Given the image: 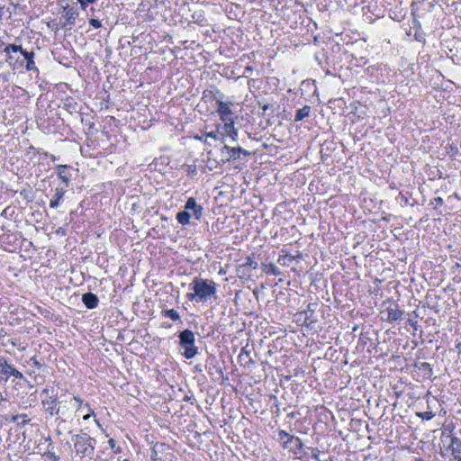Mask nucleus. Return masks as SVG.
I'll list each match as a JSON object with an SVG mask.
<instances>
[{
	"label": "nucleus",
	"mask_w": 461,
	"mask_h": 461,
	"mask_svg": "<svg viewBox=\"0 0 461 461\" xmlns=\"http://www.w3.org/2000/svg\"><path fill=\"white\" fill-rule=\"evenodd\" d=\"M6 46V44L2 41L0 38V53L4 52V48Z\"/></svg>",
	"instance_id": "nucleus-51"
},
{
	"label": "nucleus",
	"mask_w": 461,
	"mask_h": 461,
	"mask_svg": "<svg viewBox=\"0 0 461 461\" xmlns=\"http://www.w3.org/2000/svg\"><path fill=\"white\" fill-rule=\"evenodd\" d=\"M203 371V366L201 364H197L194 366V372L202 373Z\"/></svg>",
	"instance_id": "nucleus-50"
},
{
	"label": "nucleus",
	"mask_w": 461,
	"mask_h": 461,
	"mask_svg": "<svg viewBox=\"0 0 461 461\" xmlns=\"http://www.w3.org/2000/svg\"><path fill=\"white\" fill-rule=\"evenodd\" d=\"M81 300L84 305L89 310L96 308L99 303L98 296L91 292L83 294Z\"/></svg>",
	"instance_id": "nucleus-18"
},
{
	"label": "nucleus",
	"mask_w": 461,
	"mask_h": 461,
	"mask_svg": "<svg viewBox=\"0 0 461 461\" xmlns=\"http://www.w3.org/2000/svg\"><path fill=\"white\" fill-rule=\"evenodd\" d=\"M224 94L219 90L217 87L213 86V94H212V100L216 101V104H218L219 102H224Z\"/></svg>",
	"instance_id": "nucleus-33"
},
{
	"label": "nucleus",
	"mask_w": 461,
	"mask_h": 461,
	"mask_svg": "<svg viewBox=\"0 0 461 461\" xmlns=\"http://www.w3.org/2000/svg\"><path fill=\"white\" fill-rule=\"evenodd\" d=\"M78 10L76 7L70 6L68 4H67L65 6H63L62 14V16L66 18V23L62 24L61 28L65 30H70L75 24L76 19L78 17Z\"/></svg>",
	"instance_id": "nucleus-10"
},
{
	"label": "nucleus",
	"mask_w": 461,
	"mask_h": 461,
	"mask_svg": "<svg viewBox=\"0 0 461 461\" xmlns=\"http://www.w3.org/2000/svg\"><path fill=\"white\" fill-rule=\"evenodd\" d=\"M163 316L170 318L172 321H176L180 320L178 312L174 309H168L162 312Z\"/></svg>",
	"instance_id": "nucleus-32"
},
{
	"label": "nucleus",
	"mask_w": 461,
	"mask_h": 461,
	"mask_svg": "<svg viewBox=\"0 0 461 461\" xmlns=\"http://www.w3.org/2000/svg\"><path fill=\"white\" fill-rule=\"evenodd\" d=\"M227 138L230 139V142L232 144L238 142V130L235 128L234 125Z\"/></svg>",
	"instance_id": "nucleus-35"
},
{
	"label": "nucleus",
	"mask_w": 461,
	"mask_h": 461,
	"mask_svg": "<svg viewBox=\"0 0 461 461\" xmlns=\"http://www.w3.org/2000/svg\"><path fill=\"white\" fill-rule=\"evenodd\" d=\"M239 359L241 362L244 361L245 366H249V365L253 363V360L249 356V352L245 348H242L241 352L239 355Z\"/></svg>",
	"instance_id": "nucleus-29"
},
{
	"label": "nucleus",
	"mask_w": 461,
	"mask_h": 461,
	"mask_svg": "<svg viewBox=\"0 0 461 461\" xmlns=\"http://www.w3.org/2000/svg\"><path fill=\"white\" fill-rule=\"evenodd\" d=\"M261 108H262V111H263V112H262V116H267H267H270V114H267V112L269 109L273 108V105H272V104H264L261 106Z\"/></svg>",
	"instance_id": "nucleus-43"
},
{
	"label": "nucleus",
	"mask_w": 461,
	"mask_h": 461,
	"mask_svg": "<svg viewBox=\"0 0 461 461\" xmlns=\"http://www.w3.org/2000/svg\"><path fill=\"white\" fill-rule=\"evenodd\" d=\"M205 137L206 138H212V139H213L215 140H220L221 141V135H220V131L218 130V127L216 126V131L206 132L205 133Z\"/></svg>",
	"instance_id": "nucleus-36"
},
{
	"label": "nucleus",
	"mask_w": 461,
	"mask_h": 461,
	"mask_svg": "<svg viewBox=\"0 0 461 461\" xmlns=\"http://www.w3.org/2000/svg\"><path fill=\"white\" fill-rule=\"evenodd\" d=\"M43 154H44L45 156H49V153H48L47 151H46V152H43Z\"/></svg>",
	"instance_id": "nucleus-63"
},
{
	"label": "nucleus",
	"mask_w": 461,
	"mask_h": 461,
	"mask_svg": "<svg viewBox=\"0 0 461 461\" xmlns=\"http://www.w3.org/2000/svg\"><path fill=\"white\" fill-rule=\"evenodd\" d=\"M456 461H461V456Z\"/></svg>",
	"instance_id": "nucleus-61"
},
{
	"label": "nucleus",
	"mask_w": 461,
	"mask_h": 461,
	"mask_svg": "<svg viewBox=\"0 0 461 461\" xmlns=\"http://www.w3.org/2000/svg\"><path fill=\"white\" fill-rule=\"evenodd\" d=\"M161 220H163V221H167V217H165V216H161Z\"/></svg>",
	"instance_id": "nucleus-59"
},
{
	"label": "nucleus",
	"mask_w": 461,
	"mask_h": 461,
	"mask_svg": "<svg viewBox=\"0 0 461 461\" xmlns=\"http://www.w3.org/2000/svg\"><path fill=\"white\" fill-rule=\"evenodd\" d=\"M415 366L421 371L427 372L429 375L433 374L432 366L428 362L415 363Z\"/></svg>",
	"instance_id": "nucleus-31"
},
{
	"label": "nucleus",
	"mask_w": 461,
	"mask_h": 461,
	"mask_svg": "<svg viewBox=\"0 0 461 461\" xmlns=\"http://www.w3.org/2000/svg\"><path fill=\"white\" fill-rule=\"evenodd\" d=\"M357 328H358V326H357V325H356V326L353 328V331L357 330Z\"/></svg>",
	"instance_id": "nucleus-58"
},
{
	"label": "nucleus",
	"mask_w": 461,
	"mask_h": 461,
	"mask_svg": "<svg viewBox=\"0 0 461 461\" xmlns=\"http://www.w3.org/2000/svg\"><path fill=\"white\" fill-rule=\"evenodd\" d=\"M205 370L208 372V374L212 376L213 380H220L223 379V371L221 367L219 365V361L217 360L216 357L212 354H209L204 365Z\"/></svg>",
	"instance_id": "nucleus-9"
},
{
	"label": "nucleus",
	"mask_w": 461,
	"mask_h": 461,
	"mask_svg": "<svg viewBox=\"0 0 461 461\" xmlns=\"http://www.w3.org/2000/svg\"><path fill=\"white\" fill-rule=\"evenodd\" d=\"M4 375L6 376L12 375L18 379H25L23 373L17 370L13 365H11L7 370H4ZM7 378L8 377L5 378V381L7 380Z\"/></svg>",
	"instance_id": "nucleus-28"
},
{
	"label": "nucleus",
	"mask_w": 461,
	"mask_h": 461,
	"mask_svg": "<svg viewBox=\"0 0 461 461\" xmlns=\"http://www.w3.org/2000/svg\"><path fill=\"white\" fill-rule=\"evenodd\" d=\"M261 269L266 275L278 276L281 275L279 268L273 263H262Z\"/></svg>",
	"instance_id": "nucleus-22"
},
{
	"label": "nucleus",
	"mask_w": 461,
	"mask_h": 461,
	"mask_svg": "<svg viewBox=\"0 0 461 461\" xmlns=\"http://www.w3.org/2000/svg\"><path fill=\"white\" fill-rule=\"evenodd\" d=\"M185 209L191 212L195 220H199L203 215V208L202 205L198 204L196 203V200L194 197H189L185 204Z\"/></svg>",
	"instance_id": "nucleus-15"
},
{
	"label": "nucleus",
	"mask_w": 461,
	"mask_h": 461,
	"mask_svg": "<svg viewBox=\"0 0 461 461\" xmlns=\"http://www.w3.org/2000/svg\"><path fill=\"white\" fill-rule=\"evenodd\" d=\"M31 152H32L33 154H36V153H40V150L37 149L35 147H33L32 145H31L28 149V154H30Z\"/></svg>",
	"instance_id": "nucleus-48"
},
{
	"label": "nucleus",
	"mask_w": 461,
	"mask_h": 461,
	"mask_svg": "<svg viewBox=\"0 0 461 461\" xmlns=\"http://www.w3.org/2000/svg\"><path fill=\"white\" fill-rule=\"evenodd\" d=\"M313 305H316V303H313ZM312 306V304L310 303L308 305L307 311H305V314H306V318H305V321H304L305 322H307V321H310V323L315 321V320H312L313 310L311 309Z\"/></svg>",
	"instance_id": "nucleus-37"
},
{
	"label": "nucleus",
	"mask_w": 461,
	"mask_h": 461,
	"mask_svg": "<svg viewBox=\"0 0 461 461\" xmlns=\"http://www.w3.org/2000/svg\"><path fill=\"white\" fill-rule=\"evenodd\" d=\"M231 103L219 102L216 112L221 122H234L233 113L230 109Z\"/></svg>",
	"instance_id": "nucleus-13"
},
{
	"label": "nucleus",
	"mask_w": 461,
	"mask_h": 461,
	"mask_svg": "<svg viewBox=\"0 0 461 461\" xmlns=\"http://www.w3.org/2000/svg\"><path fill=\"white\" fill-rule=\"evenodd\" d=\"M51 158H52V160H56V157L55 156H51Z\"/></svg>",
	"instance_id": "nucleus-62"
},
{
	"label": "nucleus",
	"mask_w": 461,
	"mask_h": 461,
	"mask_svg": "<svg viewBox=\"0 0 461 461\" xmlns=\"http://www.w3.org/2000/svg\"><path fill=\"white\" fill-rule=\"evenodd\" d=\"M311 450L312 452V458L316 461H321V451L317 447H306V451Z\"/></svg>",
	"instance_id": "nucleus-34"
},
{
	"label": "nucleus",
	"mask_w": 461,
	"mask_h": 461,
	"mask_svg": "<svg viewBox=\"0 0 461 461\" xmlns=\"http://www.w3.org/2000/svg\"><path fill=\"white\" fill-rule=\"evenodd\" d=\"M71 167L68 165H58L55 167L60 184L65 188L68 187L71 182Z\"/></svg>",
	"instance_id": "nucleus-12"
},
{
	"label": "nucleus",
	"mask_w": 461,
	"mask_h": 461,
	"mask_svg": "<svg viewBox=\"0 0 461 461\" xmlns=\"http://www.w3.org/2000/svg\"><path fill=\"white\" fill-rule=\"evenodd\" d=\"M50 193L52 194L50 200V207L52 209H57L61 206L64 201V195L67 193V188L61 185H59L54 189H50Z\"/></svg>",
	"instance_id": "nucleus-11"
},
{
	"label": "nucleus",
	"mask_w": 461,
	"mask_h": 461,
	"mask_svg": "<svg viewBox=\"0 0 461 461\" xmlns=\"http://www.w3.org/2000/svg\"><path fill=\"white\" fill-rule=\"evenodd\" d=\"M120 451H121L120 447H118V448L115 450V452H120Z\"/></svg>",
	"instance_id": "nucleus-64"
},
{
	"label": "nucleus",
	"mask_w": 461,
	"mask_h": 461,
	"mask_svg": "<svg viewBox=\"0 0 461 461\" xmlns=\"http://www.w3.org/2000/svg\"><path fill=\"white\" fill-rule=\"evenodd\" d=\"M276 440L283 449L287 450L297 459H302L308 455L303 440L299 437L292 435L284 429L277 430Z\"/></svg>",
	"instance_id": "nucleus-2"
},
{
	"label": "nucleus",
	"mask_w": 461,
	"mask_h": 461,
	"mask_svg": "<svg viewBox=\"0 0 461 461\" xmlns=\"http://www.w3.org/2000/svg\"><path fill=\"white\" fill-rule=\"evenodd\" d=\"M8 209H9V207L5 208V209L2 212L1 215H2V216H5V215H6V213H7Z\"/></svg>",
	"instance_id": "nucleus-54"
},
{
	"label": "nucleus",
	"mask_w": 461,
	"mask_h": 461,
	"mask_svg": "<svg viewBox=\"0 0 461 461\" xmlns=\"http://www.w3.org/2000/svg\"><path fill=\"white\" fill-rule=\"evenodd\" d=\"M200 26L207 25V19L203 10H196L191 15V21Z\"/></svg>",
	"instance_id": "nucleus-21"
},
{
	"label": "nucleus",
	"mask_w": 461,
	"mask_h": 461,
	"mask_svg": "<svg viewBox=\"0 0 461 461\" xmlns=\"http://www.w3.org/2000/svg\"><path fill=\"white\" fill-rule=\"evenodd\" d=\"M448 437L450 444L447 449L450 450L454 460H456L461 456V439L454 435H449Z\"/></svg>",
	"instance_id": "nucleus-17"
},
{
	"label": "nucleus",
	"mask_w": 461,
	"mask_h": 461,
	"mask_svg": "<svg viewBox=\"0 0 461 461\" xmlns=\"http://www.w3.org/2000/svg\"><path fill=\"white\" fill-rule=\"evenodd\" d=\"M382 306H385V308L380 312V319L383 321L393 323L402 320L404 312L400 309L399 304L393 299L384 301Z\"/></svg>",
	"instance_id": "nucleus-5"
},
{
	"label": "nucleus",
	"mask_w": 461,
	"mask_h": 461,
	"mask_svg": "<svg viewBox=\"0 0 461 461\" xmlns=\"http://www.w3.org/2000/svg\"><path fill=\"white\" fill-rule=\"evenodd\" d=\"M456 349L458 354H461V342H457L456 344Z\"/></svg>",
	"instance_id": "nucleus-53"
},
{
	"label": "nucleus",
	"mask_w": 461,
	"mask_h": 461,
	"mask_svg": "<svg viewBox=\"0 0 461 461\" xmlns=\"http://www.w3.org/2000/svg\"><path fill=\"white\" fill-rule=\"evenodd\" d=\"M22 419H23V420H22L21 421L17 422V426H18L19 428H23V427H25V426H26L27 424H29V422L31 421V420H30V419H27V417H26V418H22Z\"/></svg>",
	"instance_id": "nucleus-46"
},
{
	"label": "nucleus",
	"mask_w": 461,
	"mask_h": 461,
	"mask_svg": "<svg viewBox=\"0 0 461 461\" xmlns=\"http://www.w3.org/2000/svg\"><path fill=\"white\" fill-rule=\"evenodd\" d=\"M3 15V7H0V18L2 17Z\"/></svg>",
	"instance_id": "nucleus-57"
},
{
	"label": "nucleus",
	"mask_w": 461,
	"mask_h": 461,
	"mask_svg": "<svg viewBox=\"0 0 461 461\" xmlns=\"http://www.w3.org/2000/svg\"><path fill=\"white\" fill-rule=\"evenodd\" d=\"M22 46L15 43L7 44L4 48V53H5V61L12 67L13 69H23L24 68V60H20L19 58L15 57V54L20 53Z\"/></svg>",
	"instance_id": "nucleus-7"
},
{
	"label": "nucleus",
	"mask_w": 461,
	"mask_h": 461,
	"mask_svg": "<svg viewBox=\"0 0 461 461\" xmlns=\"http://www.w3.org/2000/svg\"><path fill=\"white\" fill-rule=\"evenodd\" d=\"M311 109V106L307 104L304 105L303 108L298 109L295 112L294 122H301L303 119L309 117Z\"/></svg>",
	"instance_id": "nucleus-24"
},
{
	"label": "nucleus",
	"mask_w": 461,
	"mask_h": 461,
	"mask_svg": "<svg viewBox=\"0 0 461 461\" xmlns=\"http://www.w3.org/2000/svg\"><path fill=\"white\" fill-rule=\"evenodd\" d=\"M42 393H46V399L42 400V405L46 411L50 416L58 415L60 412V407L59 406L57 393H54V391L49 388L44 389Z\"/></svg>",
	"instance_id": "nucleus-8"
},
{
	"label": "nucleus",
	"mask_w": 461,
	"mask_h": 461,
	"mask_svg": "<svg viewBox=\"0 0 461 461\" xmlns=\"http://www.w3.org/2000/svg\"><path fill=\"white\" fill-rule=\"evenodd\" d=\"M247 71H248V72L252 71V67L248 66V67L245 68V72H247Z\"/></svg>",
	"instance_id": "nucleus-55"
},
{
	"label": "nucleus",
	"mask_w": 461,
	"mask_h": 461,
	"mask_svg": "<svg viewBox=\"0 0 461 461\" xmlns=\"http://www.w3.org/2000/svg\"><path fill=\"white\" fill-rule=\"evenodd\" d=\"M59 108L64 109L69 114L78 113L80 107L77 102L71 96H68L61 101L59 105Z\"/></svg>",
	"instance_id": "nucleus-16"
},
{
	"label": "nucleus",
	"mask_w": 461,
	"mask_h": 461,
	"mask_svg": "<svg viewBox=\"0 0 461 461\" xmlns=\"http://www.w3.org/2000/svg\"><path fill=\"white\" fill-rule=\"evenodd\" d=\"M19 194L26 201L27 203H32L34 199V194L30 185L20 190Z\"/></svg>",
	"instance_id": "nucleus-27"
},
{
	"label": "nucleus",
	"mask_w": 461,
	"mask_h": 461,
	"mask_svg": "<svg viewBox=\"0 0 461 461\" xmlns=\"http://www.w3.org/2000/svg\"><path fill=\"white\" fill-rule=\"evenodd\" d=\"M294 260V257L289 254L280 255L277 263L284 267H288Z\"/></svg>",
	"instance_id": "nucleus-30"
},
{
	"label": "nucleus",
	"mask_w": 461,
	"mask_h": 461,
	"mask_svg": "<svg viewBox=\"0 0 461 461\" xmlns=\"http://www.w3.org/2000/svg\"><path fill=\"white\" fill-rule=\"evenodd\" d=\"M434 201H435V202H436V203H437V204H438V205L443 204V199H442L441 197H436V198L434 199Z\"/></svg>",
	"instance_id": "nucleus-52"
},
{
	"label": "nucleus",
	"mask_w": 461,
	"mask_h": 461,
	"mask_svg": "<svg viewBox=\"0 0 461 461\" xmlns=\"http://www.w3.org/2000/svg\"><path fill=\"white\" fill-rule=\"evenodd\" d=\"M11 365L7 363L4 357L0 356V374L4 375V370H7Z\"/></svg>",
	"instance_id": "nucleus-39"
},
{
	"label": "nucleus",
	"mask_w": 461,
	"mask_h": 461,
	"mask_svg": "<svg viewBox=\"0 0 461 461\" xmlns=\"http://www.w3.org/2000/svg\"><path fill=\"white\" fill-rule=\"evenodd\" d=\"M212 94H213V86H212L210 89H206L203 92V99L212 100Z\"/></svg>",
	"instance_id": "nucleus-41"
},
{
	"label": "nucleus",
	"mask_w": 461,
	"mask_h": 461,
	"mask_svg": "<svg viewBox=\"0 0 461 461\" xmlns=\"http://www.w3.org/2000/svg\"><path fill=\"white\" fill-rule=\"evenodd\" d=\"M30 362H32L33 364V366H35L39 368L42 366L41 363L38 360V358L36 357H31Z\"/></svg>",
	"instance_id": "nucleus-47"
},
{
	"label": "nucleus",
	"mask_w": 461,
	"mask_h": 461,
	"mask_svg": "<svg viewBox=\"0 0 461 461\" xmlns=\"http://www.w3.org/2000/svg\"><path fill=\"white\" fill-rule=\"evenodd\" d=\"M310 86V83L303 82L301 86Z\"/></svg>",
	"instance_id": "nucleus-56"
},
{
	"label": "nucleus",
	"mask_w": 461,
	"mask_h": 461,
	"mask_svg": "<svg viewBox=\"0 0 461 461\" xmlns=\"http://www.w3.org/2000/svg\"><path fill=\"white\" fill-rule=\"evenodd\" d=\"M20 54L23 57L22 60H24V68L27 71H35L39 72L38 68L36 67L34 57L35 53L33 50H27L25 49L22 48V50H20Z\"/></svg>",
	"instance_id": "nucleus-14"
},
{
	"label": "nucleus",
	"mask_w": 461,
	"mask_h": 461,
	"mask_svg": "<svg viewBox=\"0 0 461 461\" xmlns=\"http://www.w3.org/2000/svg\"><path fill=\"white\" fill-rule=\"evenodd\" d=\"M415 461H424L422 458H416Z\"/></svg>",
	"instance_id": "nucleus-60"
},
{
	"label": "nucleus",
	"mask_w": 461,
	"mask_h": 461,
	"mask_svg": "<svg viewBox=\"0 0 461 461\" xmlns=\"http://www.w3.org/2000/svg\"><path fill=\"white\" fill-rule=\"evenodd\" d=\"M191 212L186 211H180L176 213V220L182 225H187L190 222Z\"/></svg>",
	"instance_id": "nucleus-26"
},
{
	"label": "nucleus",
	"mask_w": 461,
	"mask_h": 461,
	"mask_svg": "<svg viewBox=\"0 0 461 461\" xmlns=\"http://www.w3.org/2000/svg\"><path fill=\"white\" fill-rule=\"evenodd\" d=\"M222 124H217L218 130L221 135V142L225 144L227 141V137L230 134L234 122H222Z\"/></svg>",
	"instance_id": "nucleus-20"
},
{
	"label": "nucleus",
	"mask_w": 461,
	"mask_h": 461,
	"mask_svg": "<svg viewBox=\"0 0 461 461\" xmlns=\"http://www.w3.org/2000/svg\"><path fill=\"white\" fill-rule=\"evenodd\" d=\"M412 314H414L415 318H409L407 320V324H409L410 326H411L414 330H417L418 329V321L416 320V318H418V314L416 312V311L412 312Z\"/></svg>",
	"instance_id": "nucleus-38"
},
{
	"label": "nucleus",
	"mask_w": 461,
	"mask_h": 461,
	"mask_svg": "<svg viewBox=\"0 0 461 461\" xmlns=\"http://www.w3.org/2000/svg\"><path fill=\"white\" fill-rule=\"evenodd\" d=\"M256 257H259V255H257L255 253H252L250 256L247 257L245 258V262L240 266V268H250V269H257L258 267V262L255 260Z\"/></svg>",
	"instance_id": "nucleus-23"
},
{
	"label": "nucleus",
	"mask_w": 461,
	"mask_h": 461,
	"mask_svg": "<svg viewBox=\"0 0 461 461\" xmlns=\"http://www.w3.org/2000/svg\"><path fill=\"white\" fill-rule=\"evenodd\" d=\"M73 401L77 403V411H86V410L87 411V413L83 415V420H88L91 415H95V412L93 410H91L88 402H84V401L77 396H74L70 400L69 402L71 403V402H73Z\"/></svg>",
	"instance_id": "nucleus-19"
},
{
	"label": "nucleus",
	"mask_w": 461,
	"mask_h": 461,
	"mask_svg": "<svg viewBox=\"0 0 461 461\" xmlns=\"http://www.w3.org/2000/svg\"><path fill=\"white\" fill-rule=\"evenodd\" d=\"M26 417H27V414H24V413H23V414H16V415H13V416L11 417V419H10V421H11V422H16V423H17V422H19V421H18V420H19V419H21V418H26Z\"/></svg>",
	"instance_id": "nucleus-44"
},
{
	"label": "nucleus",
	"mask_w": 461,
	"mask_h": 461,
	"mask_svg": "<svg viewBox=\"0 0 461 461\" xmlns=\"http://www.w3.org/2000/svg\"><path fill=\"white\" fill-rule=\"evenodd\" d=\"M89 24H90L93 28H95V29H99V28H101V27H102V23H101V21H100V20H98V19H95V18H91V19L89 20Z\"/></svg>",
	"instance_id": "nucleus-42"
},
{
	"label": "nucleus",
	"mask_w": 461,
	"mask_h": 461,
	"mask_svg": "<svg viewBox=\"0 0 461 461\" xmlns=\"http://www.w3.org/2000/svg\"><path fill=\"white\" fill-rule=\"evenodd\" d=\"M108 445L112 449H113L115 447L116 442L113 438H109Z\"/></svg>",
	"instance_id": "nucleus-49"
},
{
	"label": "nucleus",
	"mask_w": 461,
	"mask_h": 461,
	"mask_svg": "<svg viewBox=\"0 0 461 461\" xmlns=\"http://www.w3.org/2000/svg\"><path fill=\"white\" fill-rule=\"evenodd\" d=\"M179 348L183 349L182 356L185 359H192L198 354V347L195 346L194 333L188 329L180 331L177 335Z\"/></svg>",
	"instance_id": "nucleus-4"
},
{
	"label": "nucleus",
	"mask_w": 461,
	"mask_h": 461,
	"mask_svg": "<svg viewBox=\"0 0 461 461\" xmlns=\"http://www.w3.org/2000/svg\"><path fill=\"white\" fill-rule=\"evenodd\" d=\"M251 153L245 149L241 148L240 146H230L229 144L225 143L223 144L222 148L221 149V155L222 157L221 161L222 163H230L233 162L237 159L240 158V156H249Z\"/></svg>",
	"instance_id": "nucleus-6"
},
{
	"label": "nucleus",
	"mask_w": 461,
	"mask_h": 461,
	"mask_svg": "<svg viewBox=\"0 0 461 461\" xmlns=\"http://www.w3.org/2000/svg\"><path fill=\"white\" fill-rule=\"evenodd\" d=\"M76 454L80 458L94 459L96 440L87 433H79L72 438Z\"/></svg>",
	"instance_id": "nucleus-3"
},
{
	"label": "nucleus",
	"mask_w": 461,
	"mask_h": 461,
	"mask_svg": "<svg viewBox=\"0 0 461 461\" xmlns=\"http://www.w3.org/2000/svg\"><path fill=\"white\" fill-rule=\"evenodd\" d=\"M418 415L419 417L425 420H430L435 416L432 411L420 412Z\"/></svg>",
	"instance_id": "nucleus-40"
},
{
	"label": "nucleus",
	"mask_w": 461,
	"mask_h": 461,
	"mask_svg": "<svg viewBox=\"0 0 461 461\" xmlns=\"http://www.w3.org/2000/svg\"><path fill=\"white\" fill-rule=\"evenodd\" d=\"M438 299L439 296H438L435 293H432V291H429L426 295L427 306L430 309H435L437 307Z\"/></svg>",
	"instance_id": "nucleus-25"
},
{
	"label": "nucleus",
	"mask_w": 461,
	"mask_h": 461,
	"mask_svg": "<svg viewBox=\"0 0 461 461\" xmlns=\"http://www.w3.org/2000/svg\"><path fill=\"white\" fill-rule=\"evenodd\" d=\"M190 290L186 297L191 302L206 303L217 298V284L212 279L194 277L190 284Z\"/></svg>",
	"instance_id": "nucleus-1"
},
{
	"label": "nucleus",
	"mask_w": 461,
	"mask_h": 461,
	"mask_svg": "<svg viewBox=\"0 0 461 461\" xmlns=\"http://www.w3.org/2000/svg\"><path fill=\"white\" fill-rule=\"evenodd\" d=\"M45 455H47L48 458L50 461H59V457L55 453L48 451L47 453H45Z\"/></svg>",
	"instance_id": "nucleus-45"
}]
</instances>
